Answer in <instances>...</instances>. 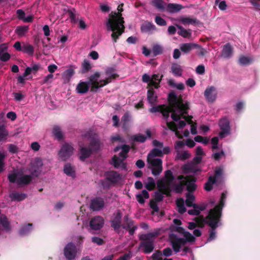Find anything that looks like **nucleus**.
Returning <instances> with one entry per match:
<instances>
[{
	"mask_svg": "<svg viewBox=\"0 0 260 260\" xmlns=\"http://www.w3.org/2000/svg\"><path fill=\"white\" fill-rule=\"evenodd\" d=\"M170 185H168L166 181L164 182L163 180H160L157 182L158 191L168 197H170L172 191Z\"/></svg>",
	"mask_w": 260,
	"mask_h": 260,
	"instance_id": "a211bd4d",
	"label": "nucleus"
},
{
	"mask_svg": "<svg viewBox=\"0 0 260 260\" xmlns=\"http://www.w3.org/2000/svg\"><path fill=\"white\" fill-rule=\"evenodd\" d=\"M64 255L68 260L74 259L77 255V247L76 245L72 243H69L64 248Z\"/></svg>",
	"mask_w": 260,
	"mask_h": 260,
	"instance_id": "f8f14e48",
	"label": "nucleus"
},
{
	"mask_svg": "<svg viewBox=\"0 0 260 260\" xmlns=\"http://www.w3.org/2000/svg\"><path fill=\"white\" fill-rule=\"evenodd\" d=\"M152 260H162V252L157 250L151 256Z\"/></svg>",
	"mask_w": 260,
	"mask_h": 260,
	"instance_id": "774afa93",
	"label": "nucleus"
},
{
	"mask_svg": "<svg viewBox=\"0 0 260 260\" xmlns=\"http://www.w3.org/2000/svg\"><path fill=\"white\" fill-rule=\"evenodd\" d=\"M22 51L32 55L34 52V48L33 46L30 44L23 45Z\"/></svg>",
	"mask_w": 260,
	"mask_h": 260,
	"instance_id": "bf43d9fd",
	"label": "nucleus"
},
{
	"mask_svg": "<svg viewBox=\"0 0 260 260\" xmlns=\"http://www.w3.org/2000/svg\"><path fill=\"white\" fill-rule=\"evenodd\" d=\"M27 196L24 193H20L18 192H13L10 194V198L12 200H17L21 201L24 200Z\"/></svg>",
	"mask_w": 260,
	"mask_h": 260,
	"instance_id": "09e8293b",
	"label": "nucleus"
},
{
	"mask_svg": "<svg viewBox=\"0 0 260 260\" xmlns=\"http://www.w3.org/2000/svg\"><path fill=\"white\" fill-rule=\"evenodd\" d=\"M53 134L58 140H61L63 138V135L60 128L58 126H54L53 128Z\"/></svg>",
	"mask_w": 260,
	"mask_h": 260,
	"instance_id": "4d7b16f0",
	"label": "nucleus"
},
{
	"mask_svg": "<svg viewBox=\"0 0 260 260\" xmlns=\"http://www.w3.org/2000/svg\"><path fill=\"white\" fill-rule=\"evenodd\" d=\"M226 198V194L225 192H222L221 195V198L219 204L216 205L215 207H217L219 209H223L224 206V201Z\"/></svg>",
	"mask_w": 260,
	"mask_h": 260,
	"instance_id": "e2e57ef3",
	"label": "nucleus"
},
{
	"mask_svg": "<svg viewBox=\"0 0 260 260\" xmlns=\"http://www.w3.org/2000/svg\"><path fill=\"white\" fill-rule=\"evenodd\" d=\"M162 52H163V48H162L161 46H160L158 45H156L153 47L152 53H153L154 56H156V55L161 54L162 53Z\"/></svg>",
	"mask_w": 260,
	"mask_h": 260,
	"instance_id": "680f3d73",
	"label": "nucleus"
},
{
	"mask_svg": "<svg viewBox=\"0 0 260 260\" xmlns=\"http://www.w3.org/2000/svg\"><path fill=\"white\" fill-rule=\"evenodd\" d=\"M105 206V201L101 197H96L91 200L90 208L93 211H99L102 209Z\"/></svg>",
	"mask_w": 260,
	"mask_h": 260,
	"instance_id": "f3484780",
	"label": "nucleus"
},
{
	"mask_svg": "<svg viewBox=\"0 0 260 260\" xmlns=\"http://www.w3.org/2000/svg\"><path fill=\"white\" fill-rule=\"evenodd\" d=\"M200 47V45L193 43H186L180 45V49L184 54H188L194 49Z\"/></svg>",
	"mask_w": 260,
	"mask_h": 260,
	"instance_id": "aec40b11",
	"label": "nucleus"
},
{
	"mask_svg": "<svg viewBox=\"0 0 260 260\" xmlns=\"http://www.w3.org/2000/svg\"><path fill=\"white\" fill-rule=\"evenodd\" d=\"M194 200L195 196L193 194L189 192L186 193L185 204L187 207H191L194 206V205H197L196 204L193 203Z\"/></svg>",
	"mask_w": 260,
	"mask_h": 260,
	"instance_id": "a19ab883",
	"label": "nucleus"
},
{
	"mask_svg": "<svg viewBox=\"0 0 260 260\" xmlns=\"http://www.w3.org/2000/svg\"><path fill=\"white\" fill-rule=\"evenodd\" d=\"M79 152V159L83 161L91 155L92 151L90 148L83 146L80 147Z\"/></svg>",
	"mask_w": 260,
	"mask_h": 260,
	"instance_id": "4be33fe9",
	"label": "nucleus"
},
{
	"mask_svg": "<svg viewBox=\"0 0 260 260\" xmlns=\"http://www.w3.org/2000/svg\"><path fill=\"white\" fill-rule=\"evenodd\" d=\"M219 126L221 129L219 133V136L220 138H224L230 134V121L226 117L222 118L219 120Z\"/></svg>",
	"mask_w": 260,
	"mask_h": 260,
	"instance_id": "9b49d317",
	"label": "nucleus"
},
{
	"mask_svg": "<svg viewBox=\"0 0 260 260\" xmlns=\"http://www.w3.org/2000/svg\"><path fill=\"white\" fill-rule=\"evenodd\" d=\"M149 194L148 192L146 190H143L142 193L136 195V199L137 201L141 204H144L145 203L144 199H148Z\"/></svg>",
	"mask_w": 260,
	"mask_h": 260,
	"instance_id": "f704fd0d",
	"label": "nucleus"
},
{
	"mask_svg": "<svg viewBox=\"0 0 260 260\" xmlns=\"http://www.w3.org/2000/svg\"><path fill=\"white\" fill-rule=\"evenodd\" d=\"M28 29L29 28L27 26H18L15 31L19 37H22L28 32Z\"/></svg>",
	"mask_w": 260,
	"mask_h": 260,
	"instance_id": "79ce46f5",
	"label": "nucleus"
},
{
	"mask_svg": "<svg viewBox=\"0 0 260 260\" xmlns=\"http://www.w3.org/2000/svg\"><path fill=\"white\" fill-rule=\"evenodd\" d=\"M197 178L193 176H191L190 178L186 181V190L188 192L191 193L196 190L197 185L195 184Z\"/></svg>",
	"mask_w": 260,
	"mask_h": 260,
	"instance_id": "393cba45",
	"label": "nucleus"
},
{
	"mask_svg": "<svg viewBox=\"0 0 260 260\" xmlns=\"http://www.w3.org/2000/svg\"><path fill=\"white\" fill-rule=\"evenodd\" d=\"M100 146V142L98 139L92 138L89 145V148H90L92 151H96L99 150Z\"/></svg>",
	"mask_w": 260,
	"mask_h": 260,
	"instance_id": "c9c22d12",
	"label": "nucleus"
},
{
	"mask_svg": "<svg viewBox=\"0 0 260 260\" xmlns=\"http://www.w3.org/2000/svg\"><path fill=\"white\" fill-rule=\"evenodd\" d=\"M217 183L215 182L214 177L212 176H210L208 179L207 182L205 184L204 189L208 191H211L213 188V185Z\"/></svg>",
	"mask_w": 260,
	"mask_h": 260,
	"instance_id": "c03bdc74",
	"label": "nucleus"
},
{
	"mask_svg": "<svg viewBox=\"0 0 260 260\" xmlns=\"http://www.w3.org/2000/svg\"><path fill=\"white\" fill-rule=\"evenodd\" d=\"M175 93L174 91L170 92L168 94V100L170 106H167L165 105L164 108H162L160 113L162 114L164 118L167 120L169 117L170 113H172V114H175L176 115H178L179 113L178 109L176 107H174L171 102L170 94L171 93Z\"/></svg>",
	"mask_w": 260,
	"mask_h": 260,
	"instance_id": "9d476101",
	"label": "nucleus"
},
{
	"mask_svg": "<svg viewBox=\"0 0 260 260\" xmlns=\"http://www.w3.org/2000/svg\"><path fill=\"white\" fill-rule=\"evenodd\" d=\"M74 148L73 146L69 143H64L60 148L58 155L63 161H66L73 154Z\"/></svg>",
	"mask_w": 260,
	"mask_h": 260,
	"instance_id": "1a4fd4ad",
	"label": "nucleus"
},
{
	"mask_svg": "<svg viewBox=\"0 0 260 260\" xmlns=\"http://www.w3.org/2000/svg\"><path fill=\"white\" fill-rule=\"evenodd\" d=\"M131 118V115L128 112H126L124 114L121 118V121L123 124L122 127L126 129L128 127V122Z\"/></svg>",
	"mask_w": 260,
	"mask_h": 260,
	"instance_id": "8fccbe9b",
	"label": "nucleus"
},
{
	"mask_svg": "<svg viewBox=\"0 0 260 260\" xmlns=\"http://www.w3.org/2000/svg\"><path fill=\"white\" fill-rule=\"evenodd\" d=\"M0 223L3 227V230L9 232L11 231L10 223L8 218L4 215H2L0 218Z\"/></svg>",
	"mask_w": 260,
	"mask_h": 260,
	"instance_id": "c756f323",
	"label": "nucleus"
},
{
	"mask_svg": "<svg viewBox=\"0 0 260 260\" xmlns=\"http://www.w3.org/2000/svg\"><path fill=\"white\" fill-rule=\"evenodd\" d=\"M8 50L7 44L3 43L0 45V60L4 62L8 61L11 55L8 52H6Z\"/></svg>",
	"mask_w": 260,
	"mask_h": 260,
	"instance_id": "412c9836",
	"label": "nucleus"
},
{
	"mask_svg": "<svg viewBox=\"0 0 260 260\" xmlns=\"http://www.w3.org/2000/svg\"><path fill=\"white\" fill-rule=\"evenodd\" d=\"M147 100L152 104L157 102V96L155 94V91L152 88L147 91Z\"/></svg>",
	"mask_w": 260,
	"mask_h": 260,
	"instance_id": "e433bc0d",
	"label": "nucleus"
},
{
	"mask_svg": "<svg viewBox=\"0 0 260 260\" xmlns=\"http://www.w3.org/2000/svg\"><path fill=\"white\" fill-rule=\"evenodd\" d=\"M112 160H113V165L115 168L118 169V168H120V165L122 163V159H120L119 157H118L116 155H114L112 157Z\"/></svg>",
	"mask_w": 260,
	"mask_h": 260,
	"instance_id": "0e129e2a",
	"label": "nucleus"
},
{
	"mask_svg": "<svg viewBox=\"0 0 260 260\" xmlns=\"http://www.w3.org/2000/svg\"><path fill=\"white\" fill-rule=\"evenodd\" d=\"M171 71L176 76H181L183 70L181 66L177 63H173L171 66Z\"/></svg>",
	"mask_w": 260,
	"mask_h": 260,
	"instance_id": "ea45409f",
	"label": "nucleus"
},
{
	"mask_svg": "<svg viewBox=\"0 0 260 260\" xmlns=\"http://www.w3.org/2000/svg\"><path fill=\"white\" fill-rule=\"evenodd\" d=\"M252 62V60L244 56H241L239 59V63L242 66H246Z\"/></svg>",
	"mask_w": 260,
	"mask_h": 260,
	"instance_id": "052dcab7",
	"label": "nucleus"
},
{
	"mask_svg": "<svg viewBox=\"0 0 260 260\" xmlns=\"http://www.w3.org/2000/svg\"><path fill=\"white\" fill-rule=\"evenodd\" d=\"M124 224H122V228L123 229H126V228H129L130 226H132L133 225V224L135 223L134 221L129 217V215L128 214H126L124 216Z\"/></svg>",
	"mask_w": 260,
	"mask_h": 260,
	"instance_id": "5fc2aeb1",
	"label": "nucleus"
},
{
	"mask_svg": "<svg viewBox=\"0 0 260 260\" xmlns=\"http://www.w3.org/2000/svg\"><path fill=\"white\" fill-rule=\"evenodd\" d=\"M119 77V75L117 74H113L111 76L108 77L104 80H101V82H103V83L100 84L101 88L104 87L107 84L111 82L112 80L116 79L117 78Z\"/></svg>",
	"mask_w": 260,
	"mask_h": 260,
	"instance_id": "603ef678",
	"label": "nucleus"
},
{
	"mask_svg": "<svg viewBox=\"0 0 260 260\" xmlns=\"http://www.w3.org/2000/svg\"><path fill=\"white\" fill-rule=\"evenodd\" d=\"M162 156V151L161 150L157 148H154L148 153L147 156V161H149V160H152V159H154V157Z\"/></svg>",
	"mask_w": 260,
	"mask_h": 260,
	"instance_id": "7c9ffc66",
	"label": "nucleus"
},
{
	"mask_svg": "<svg viewBox=\"0 0 260 260\" xmlns=\"http://www.w3.org/2000/svg\"><path fill=\"white\" fill-rule=\"evenodd\" d=\"M151 5L160 11L166 10L167 3L165 0H152Z\"/></svg>",
	"mask_w": 260,
	"mask_h": 260,
	"instance_id": "a878e982",
	"label": "nucleus"
},
{
	"mask_svg": "<svg viewBox=\"0 0 260 260\" xmlns=\"http://www.w3.org/2000/svg\"><path fill=\"white\" fill-rule=\"evenodd\" d=\"M173 230L180 234H182L185 238H178L176 235H173L171 237V244L174 251L175 252L180 251L182 246L185 245L187 242H193L196 240L195 237L189 232L185 231V229L179 226L173 227Z\"/></svg>",
	"mask_w": 260,
	"mask_h": 260,
	"instance_id": "7ed1b4c3",
	"label": "nucleus"
},
{
	"mask_svg": "<svg viewBox=\"0 0 260 260\" xmlns=\"http://www.w3.org/2000/svg\"><path fill=\"white\" fill-rule=\"evenodd\" d=\"M233 54V48L229 43L224 45L222 51V56L224 58H229L231 57Z\"/></svg>",
	"mask_w": 260,
	"mask_h": 260,
	"instance_id": "c85d7f7f",
	"label": "nucleus"
},
{
	"mask_svg": "<svg viewBox=\"0 0 260 260\" xmlns=\"http://www.w3.org/2000/svg\"><path fill=\"white\" fill-rule=\"evenodd\" d=\"M155 235L153 233L142 234L139 236L141 241L139 245V248L142 249L145 254L151 253L155 247L154 239Z\"/></svg>",
	"mask_w": 260,
	"mask_h": 260,
	"instance_id": "20e7f679",
	"label": "nucleus"
},
{
	"mask_svg": "<svg viewBox=\"0 0 260 260\" xmlns=\"http://www.w3.org/2000/svg\"><path fill=\"white\" fill-rule=\"evenodd\" d=\"M39 69V66L37 64L34 65L32 67H27L25 70L24 73H23L24 77H27L31 73H36Z\"/></svg>",
	"mask_w": 260,
	"mask_h": 260,
	"instance_id": "864d4df0",
	"label": "nucleus"
},
{
	"mask_svg": "<svg viewBox=\"0 0 260 260\" xmlns=\"http://www.w3.org/2000/svg\"><path fill=\"white\" fill-rule=\"evenodd\" d=\"M194 140L197 142L202 143L204 144H207L209 141V140L207 138L199 135L196 136Z\"/></svg>",
	"mask_w": 260,
	"mask_h": 260,
	"instance_id": "338daca9",
	"label": "nucleus"
},
{
	"mask_svg": "<svg viewBox=\"0 0 260 260\" xmlns=\"http://www.w3.org/2000/svg\"><path fill=\"white\" fill-rule=\"evenodd\" d=\"M223 169L221 167H216L214 170V177L216 183H220L222 181Z\"/></svg>",
	"mask_w": 260,
	"mask_h": 260,
	"instance_id": "473e14b6",
	"label": "nucleus"
},
{
	"mask_svg": "<svg viewBox=\"0 0 260 260\" xmlns=\"http://www.w3.org/2000/svg\"><path fill=\"white\" fill-rule=\"evenodd\" d=\"M155 22L159 26H164L167 25L166 21L159 16L155 17Z\"/></svg>",
	"mask_w": 260,
	"mask_h": 260,
	"instance_id": "69168bd1",
	"label": "nucleus"
},
{
	"mask_svg": "<svg viewBox=\"0 0 260 260\" xmlns=\"http://www.w3.org/2000/svg\"><path fill=\"white\" fill-rule=\"evenodd\" d=\"M168 128L175 133V135L179 139H182L183 136L177 131V124L174 121L167 122Z\"/></svg>",
	"mask_w": 260,
	"mask_h": 260,
	"instance_id": "2f4dec72",
	"label": "nucleus"
},
{
	"mask_svg": "<svg viewBox=\"0 0 260 260\" xmlns=\"http://www.w3.org/2000/svg\"><path fill=\"white\" fill-rule=\"evenodd\" d=\"M104 219L100 216H96L90 221L89 225L91 229L98 230L101 229L104 225Z\"/></svg>",
	"mask_w": 260,
	"mask_h": 260,
	"instance_id": "2eb2a0df",
	"label": "nucleus"
},
{
	"mask_svg": "<svg viewBox=\"0 0 260 260\" xmlns=\"http://www.w3.org/2000/svg\"><path fill=\"white\" fill-rule=\"evenodd\" d=\"M187 184L186 181H180L177 184L173 185V188L175 192L177 193H181L183 192L184 187Z\"/></svg>",
	"mask_w": 260,
	"mask_h": 260,
	"instance_id": "72a5a7b5",
	"label": "nucleus"
},
{
	"mask_svg": "<svg viewBox=\"0 0 260 260\" xmlns=\"http://www.w3.org/2000/svg\"><path fill=\"white\" fill-rule=\"evenodd\" d=\"M91 68L88 60L85 59L82 64L81 73L85 74L88 72Z\"/></svg>",
	"mask_w": 260,
	"mask_h": 260,
	"instance_id": "13d9d810",
	"label": "nucleus"
},
{
	"mask_svg": "<svg viewBox=\"0 0 260 260\" xmlns=\"http://www.w3.org/2000/svg\"><path fill=\"white\" fill-rule=\"evenodd\" d=\"M171 102L174 107L178 109V115L175 114H171V118L174 121L177 122L181 118L185 120L186 122L189 124H192V120L193 117L188 115V111L190 109V102L187 101H184L182 96H177L175 93L170 94Z\"/></svg>",
	"mask_w": 260,
	"mask_h": 260,
	"instance_id": "f257e3e1",
	"label": "nucleus"
},
{
	"mask_svg": "<svg viewBox=\"0 0 260 260\" xmlns=\"http://www.w3.org/2000/svg\"><path fill=\"white\" fill-rule=\"evenodd\" d=\"M179 30L178 31V34L184 38H189L191 36V31L190 29H185L182 26L178 25L177 26Z\"/></svg>",
	"mask_w": 260,
	"mask_h": 260,
	"instance_id": "4c0bfd02",
	"label": "nucleus"
},
{
	"mask_svg": "<svg viewBox=\"0 0 260 260\" xmlns=\"http://www.w3.org/2000/svg\"><path fill=\"white\" fill-rule=\"evenodd\" d=\"M183 171L185 173H196L200 171V170L197 168L194 165L190 164V165H185L183 166Z\"/></svg>",
	"mask_w": 260,
	"mask_h": 260,
	"instance_id": "a18cd8bd",
	"label": "nucleus"
},
{
	"mask_svg": "<svg viewBox=\"0 0 260 260\" xmlns=\"http://www.w3.org/2000/svg\"><path fill=\"white\" fill-rule=\"evenodd\" d=\"M101 74L99 72H95L94 74L90 75L88 78L89 85L91 84L90 91L96 92L97 89L101 88L100 82L98 80L100 77Z\"/></svg>",
	"mask_w": 260,
	"mask_h": 260,
	"instance_id": "ddd939ff",
	"label": "nucleus"
},
{
	"mask_svg": "<svg viewBox=\"0 0 260 260\" xmlns=\"http://www.w3.org/2000/svg\"><path fill=\"white\" fill-rule=\"evenodd\" d=\"M163 75H161L159 78L158 74H153L152 76L151 81L150 83L148 84V86L154 87L155 89H157L160 87L159 83L162 80Z\"/></svg>",
	"mask_w": 260,
	"mask_h": 260,
	"instance_id": "bb28decb",
	"label": "nucleus"
},
{
	"mask_svg": "<svg viewBox=\"0 0 260 260\" xmlns=\"http://www.w3.org/2000/svg\"><path fill=\"white\" fill-rule=\"evenodd\" d=\"M165 180L168 185H171L174 180V176L170 170L165 172Z\"/></svg>",
	"mask_w": 260,
	"mask_h": 260,
	"instance_id": "de8ad7c7",
	"label": "nucleus"
},
{
	"mask_svg": "<svg viewBox=\"0 0 260 260\" xmlns=\"http://www.w3.org/2000/svg\"><path fill=\"white\" fill-rule=\"evenodd\" d=\"M194 220L197 222V226L201 228H204L206 224V217H204L203 215L195 217Z\"/></svg>",
	"mask_w": 260,
	"mask_h": 260,
	"instance_id": "6e6d98bb",
	"label": "nucleus"
},
{
	"mask_svg": "<svg viewBox=\"0 0 260 260\" xmlns=\"http://www.w3.org/2000/svg\"><path fill=\"white\" fill-rule=\"evenodd\" d=\"M222 214V209L214 207L210 209L208 215L206 216V224L210 228L217 229L220 224Z\"/></svg>",
	"mask_w": 260,
	"mask_h": 260,
	"instance_id": "39448f33",
	"label": "nucleus"
},
{
	"mask_svg": "<svg viewBox=\"0 0 260 260\" xmlns=\"http://www.w3.org/2000/svg\"><path fill=\"white\" fill-rule=\"evenodd\" d=\"M32 223H27L24 225L19 231V234L24 236L29 233L32 230Z\"/></svg>",
	"mask_w": 260,
	"mask_h": 260,
	"instance_id": "49530a36",
	"label": "nucleus"
},
{
	"mask_svg": "<svg viewBox=\"0 0 260 260\" xmlns=\"http://www.w3.org/2000/svg\"><path fill=\"white\" fill-rule=\"evenodd\" d=\"M217 94L216 89L213 86L207 87L204 91V96L209 102H214L216 99Z\"/></svg>",
	"mask_w": 260,
	"mask_h": 260,
	"instance_id": "4468645a",
	"label": "nucleus"
},
{
	"mask_svg": "<svg viewBox=\"0 0 260 260\" xmlns=\"http://www.w3.org/2000/svg\"><path fill=\"white\" fill-rule=\"evenodd\" d=\"M89 88V83L88 82L80 81L77 84L76 90L77 92L80 94H84L86 93Z\"/></svg>",
	"mask_w": 260,
	"mask_h": 260,
	"instance_id": "5701e85b",
	"label": "nucleus"
},
{
	"mask_svg": "<svg viewBox=\"0 0 260 260\" xmlns=\"http://www.w3.org/2000/svg\"><path fill=\"white\" fill-rule=\"evenodd\" d=\"M147 137L142 134L134 135L131 137V140L133 142L144 143L146 141Z\"/></svg>",
	"mask_w": 260,
	"mask_h": 260,
	"instance_id": "37998d69",
	"label": "nucleus"
},
{
	"mask_svg": "<svg viewBox=\"0 0 260 260\" xmlns=\"http://www.w3.org/2000/svg\"><path fill=\"white\" fill-rule=\"evenodd\" d=\"M141 31L142 32H149L151 31H155L156 27L152 22L145 21L141 26Z\"/></svg>",
	"mask_w": 260,
	"mask_h": 260,
	"instance_id": "b1692460",
	"label": "nucleus"
},
{
	"mask_svg": "<svg viewBox=\"0 0 260 260\" xmlns=\"http://www.w3.org/2000/svg\"><path fill=\"white\" fill-rule=\"evenodd\" d=\"M105 177L109 180L112 185H116L121 179V176L115 171H108L105 173Z\"/></svg>",
	"mask_w": 260,
	"mask_h": 260,
	"instance_id": "6ab92c4d",
	"label": "nucleus"
},
{
	"mask_svg": "<svg viewBox=\"0 0 260 260\" xmlns=\"http://www.w3.org/2000/svg\"><path fill=\"white\" fill-rule=\"evenodd\" d=\"M122 214L120 210H117L113 214L112 218L110 221L111 228L118 233L119 232L120 228L122 227Z\"/></svg>",
	"mask_w": 260,
	"mask_h": 260,
	"instance_id": "6e6552de",
	"label": "nucleus"
},
{
	"mask_svg": "<svg viewBox=\"0 0 260 260\" xmlns=\"http://www.w3.org/2000/svg\"><path fill=\"white\" fill-rule=\"evenodd\" d=\"M148 163L150 166L148 168L151 170L152 174L154 176H157L162 171V161L160 158L152 159L149 160Z\"/></svg>",
	"mask_w": 260,
	"mask_h": 260,
	"instance_id": "0eeeda50",
	"label": "nucleus"
},
{
	"mask_svg": "<svg viewBox=\"0 0 260 260\" xmlns=\"http://www.w3.org/2000/svg\"><path fill=\"white\" fill-rule=\"evenodd\" d=\"M155 183L153 178L151 177H148L147 182L145 184V188L149 191L153 190L155 188Z\"/></svg>",
	"mask_w": 260,
	"mask_h": 260,
	"instance_id": "3c124183",
	"label": "nucleus"
},
{
	"mask_svg": "<svg viewBox=\"0 0 260 260\" xmlns=\"http://www.w3.org/2000/svg\"><path fill=\"white\" fill-rule=\"evenodd\" d=\"M17 176L18 174L15 172H13L8 175V179L11 183L16 182L19 185H27L31 181L32 176H34L32 174L24 175L20 176L17 179Z\"/></svg>",
	"mask_w": 260,
	"mask_h": 260,
	"instance_id": "423d86ee",
	"label": "nucleus"
},
{
	"mask_svg": "<svg viewBox=\"0 0 260 260\" xmlns=\"http://www.w3.org/2000/svg\"><path fill=\"white\" fill-rule=\"evenodd\" d=\"M183 7L181 5L174 4V3H167L166 11L174 13L180 11Z\"/></svg>",
	"mask_w": 260,
	"mask_h": 260,
	"instance_id": "cd10ccee",
	"label": "nucleus"
},
{
	"mask_svg": "<svg viewBox=\"0 0 260 260\" xmlns=\"http://www.w3.org/2000/svg\"><path fill=\"white\" fill-rule=\"evenodd\" d=\"M64 173L68 176L73 178L75 177V172L73 167L70 164H66L63 168Z\"/></svg>",
	"mask_w": 260,
	"mask_h": 260,
	"instance_id": "58836bf2",
	"label": "nucleus"
},
{
	"mask_svg": "<svg viewBox=\"0 0 260 260\" xmlns=\"http://www.w3.org/2000/svg\"><path fill=\"white\" fill-rule=\"evenodd\" d=\"M122 7L123 4L119 5L117 8L119 12L118 13H111L109 15L110 18L107 22V28L112 31L111 37L115 42H116L117 39L121 35L125 28L123 24L124 19L121 13L123 11Z\"/></svg>",
	"mask_w": 260,
	"mask_h": 260,
	"instance_id": "f03ea898",
	"label": "nucleus"
},
{
	"mask_svg": "<svg viewBox=\"0 0 260 260\" xmlns=\"http://www.w3.org/2000/svg\"><path fill=\"white\" fill-rule=\"evenodd\" d=\"M42 165L41 159L39 157L35 158L34 161L31 162V168L30 169L31 174L34 176H38Z\"/></svg>",
	"mask_w": 260,
	"mask_h": 260,
	"instance_id": "dca6fc26",
	"label": "nucleus"
}]
</instances>
